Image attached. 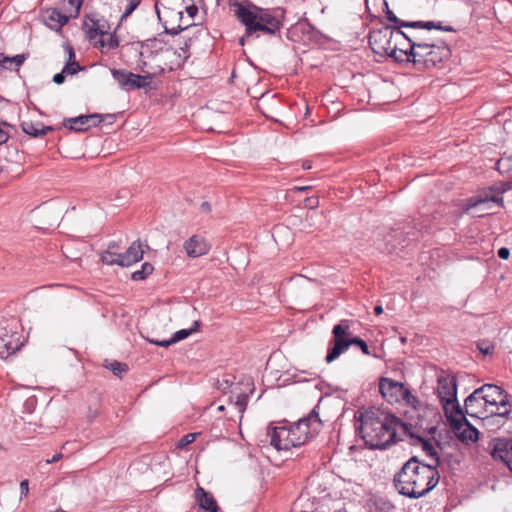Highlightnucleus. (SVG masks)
<instances>
[{
  "label": "nucleus",
  "mask_w": 512,
  "mask_h": 512,
  "mask_svg": "<svg viewBox=\"0 0 512 512\" xmlns=\"http://www.w3.org/2000/svg\"><path fill=\"white\" fill-rule=\"evenodd\" d=\"M413 446H421L422 450L425 454L435 461L432 466H435L438 469L442 465V459L437 452L435 446L431 443L430 439L425 438L424 436H420L417 438V441L413 444Z\"/></svg>",
  "instance_id": "25"
},
{
  "label": "nucleus",
  "mask_w": 512,
  "mask_h": 512,
  "mask_svg": "<svg viewBox=\"0 0 512 512\" xmlns=\"http://www.w3.org/2000/svg\"><path fill=\"white\" fill-rule=\"evenodd\" d=\"M201 325L200 321H194L193 326L190 329H181L175 332L172 336V341L175 343L186 339L188 336H190L192 333L197 332L199 330V327Z\"/></svg>",
  "instance_id": "39"
},
{
  "label": "nucleus",
  "mask_w": 512,
  "mask_h": 512,
  "mask_svg": "<svg viewBox=\"0 0 512 512\" xmlns=\"http://www.w3.org/2000/svg\"><path fill=\"white\" fill-rule=\"evenodd\" d=\"M69 5L72 7L70 10L71 17H78L84 0H67Z\"/></svg>",
  "instance_id": "51"
},
{
  "label": "nucleus",
  "mask_w": 512,
  "mask_h": 512,
  "mask_svg": "<svg viewBox=\"0 0 512 512\" xmlns=\"http://www.w3.org/2000/svg\"><path fill=\"white\" fill-rule=\"evenodd\" d=\"M378 384H404V383L401 381H398V380L390 379L388 377H380L378 379Z\"/></svg>",
  "instance_id": "58"
},
{
  "label": "nucleus",
  "mask_w": 512,
  "mask_h": 512,
  "mask_svg": "<svg viewBox=\"0 0 512 512\" xmlns=\"http://www.w3.org/2000/svg\"><path fill=\"white\" fill-rule=\"evenodd\" d=\"M488 450L491 457L504 463L512 473V438L495 437L489 441Z\"/></svg>",
  "instance_id": "14"
},
{
  "label": "nucleus",
  "mask_w": 512,
  "mask_h": 512,
  "mask_svg": "<svg viewBox=\"0 0 512 512\" xmlns=\"http://www.w3.org/2000/svg\"><path fill=\"white\" fill-rule=\"evenodd\" d=\"M163 43L161 39V34L158 37L146 39L141 43V52L139 56L141 57H152L155 53L162 50V47L159 46Z\"/></svg>",
  "instance_id": "28"
},
{
  "label": "nucleus",
  "mask_w": 512,
  "mask_h": 512,
  "mask_svg": "<svg viewBox=\"0 0 512 512\" xmlns=\"http://www.w3.org/2000/svg\"><path fill=\"white\" fill-rule=\"evenodd\" d=\"M28 57L29 53H22L15 56H7L4 53H0V66L4 69L13 70L12 65L14 64V70L18 71Z\"/></svg>",
  "instance_id": "27"
},
{
  "label": "nucleus",
  "mask_w": 512,
  "mask_h": 512,
  "mask_svg": "<svg viewBox=\"0 0 512 512\" xmlns=\"http://www.w3.org/2000/svg\"><path fill=\"white\" fill-rule=\"evenodd\" d=\"M99 44L100 47L107 48L108 50L116 49L119 47V39L116 35V32L114 31L112 34H110L107 39H100Z\"/></svg>",
  "instance_id": "45"
},
{
  "label": "nucleus",
  "mask_w": 512,
  "mask_h": 512,
  "mask_svg": "<svg viewBox=\"0 0 512 512\" xmlns=\"http://www.w3.org/2000/svg\"><path fill=\"white\" fill-rule=\"evenodd\" d=\"M69 17L61 13L57 8H50L43 16V21L46 26L56 32L60 31L63 26L68 22Z\"/></svg>",
  "instance_id": "23"
},
{
  "label": "nucleus",
  "mask_w": 512,
  "mask_h": 512,
  "mask_svg": "<svg viewBox=\"0 0 512 512\" xmlns=\"http://www.w3.org/2000/svg\"><path fill=\"white\" fill-rule=\"evenodd\" d=\"M387 408L370 406L368 408L358 409L354 414L355 430L364 440L365 445L370 448V444L379 440L378 430L383 425V420L387 418Z\"/></svg>",
  "instance_id": "4"
},
{
  "label": "nucleus",
  "mask_w": 512,
  "mask_h": 512,
  "mask_svg": "<svg viewBox=\"0 0 512 512\" xmlns=\"http://www.w3.org/2000/svg\"><path fill=\"white\" fill-rule=\"evenodd\" d=\"M66 50L68 52L69 59L63 67V73H67L68 75L77 74L79 71L83 70L84 67L80 66V64L75 60V52L72 46L67 44Z\"/></svg>",
  "instance_id": "35"
},
{
  "label": "nucleus",
  "mask_w": 512,
  "mask_h": 512,
  "mask_svg": "<svg viewBox=\"0 0 512 512\" xmlns=\"http://www.w3.org/2000/svg\"><path fill=\"white\" fill-rule=\"evenodd\" d=\"M154 76L155 73H147L145 75L133 73L132 90L150 87Z\"/></svg>",
  "instance_id": "37"
},
{
  "label": "nucleus",
  "mask_w": 512,
  "mask_h": 512,
  "mask_svg": "<svg viewBox=\"0 0 512 512\" xmlns=\"http://www.w3.org/2000/svg\"><path fill=\"white\" fill-rule=\"evenodd\" d=\"M113 78L119 83L122 89L132 90L133 73L124 69H112Z\"/></svg>",
  "instance_id": "32"
},
{
  "label": "nucleus",
  "mask_w": 512,
  "mask_h": 512,
  "mask_svg": "<svg viewBox=\"0 0 512 512\" xmlns=\"http://www.w3.org/2000/svg\"><path fill=\"white\" fill-rule=\"evenodd\" d=\"M2 127H5V126L0 124V145L6 143L9 139L8 132L3 130Z\"/></svg>",
  "instance_id": "61"
},
{
  "label": "nucleus",
  "mask_w": 512,
  "mask_h": 512,
  "mask_svg": "<svg viewBox=\"0 0 512 512\" xmlns=\"http://www.w3.org/2000/svg\"><path fill=\"white\" fill-rule=\"evenodd\" d=\"M500 388L501 386H480L473 393L467 396V398L465 399V407L467 408L473 401L480 399L481 395H483V393L485 392V389L499 390Z\"/></svg>",
  "instance_id": "42"
},
{
  "label": "nucleus",
  "mask_w": 512,
  "mask_h": 512,
  "mask_svg": "<svg viewBox=\"0 0 512 512\" xmlns=\"http://www.w3.org/2000/svg\"><path fill=\"white\" fill-rule=\"evenodd\" d=\"M424 432L429 435H433V437H434L436 435V433L438 432V427L436 425L427 427L424 429Z\"/></svg>",
  "instance_id": "64"
},
{
  "label": "nucleus",
  "mask_w": 512,
  "mask_h": 512,
  "mask_svg": "<svg viewBox=\"0 0 512 512\" xmlns=\"http://www.w3.org/2000/svg\"><path fill=\"white\" fill-rule=\"evenodd\" d=\"M185 10L191 18H194L198 13V7L194 4L187 6Z\"/></svg>",
  "instance_id": "60"
},
{
  "label": "nucleus",
  "mask_w": 512,
  "mask_h": 512,
  "mask_svg": "<svg viewBox=\"0 0 512 512\" xmlns=\"http://www.w3.org/2000/svg\"><path fill=\"white\" fill-rule=\"evenodd\" d=\"M424 29H414L413 32L407 34L404 32V39L408 42V48L401 50V53L407 57L418 51L427 50L431 47V42H435L438 39L427 35L423 31Z\"/></svg>",
  "instance_id": "15"
},
{
  "label": "nucleus",
  "mask_w": 512,
  "mask_h": 512,
  "mask_svg": "<svg viewBox=\"0 0 512 512\" xmlns=\"http://www.w3.org/2000/svg\"><path fill=\"white\" fill-rule=\"evenodd\" d=\"M354 338L350 331V320L343 319L332 329V340L326 355V362L331 363L351 346Z\"/></svg>",
  "instance_id": "9"
},
{
  "label": "nucleus",
  "mask_w": 512,
  "mask_h": 512,
  "mask_svg": "<svg viewBox=\"0 0 512 512\" xmlns=\"http://www.w3.org/2000/svg\"><path fill=\"white\" fill-rule=\"evenodd\" d=\"M154 267L151 263L145 262L142 264L141 269L132 273L131 278L134 281H141L146 279L150 274H152Z\"/></svg>",
  "instance_id": "40"
},
{
  "label": "nucleus",
  "mask_w": 512,
  "mask_h": 512,
  "mask_svg": "<svg viewBox=\"0 0 512 512\" xmlns=\"http://www.w3.org/2000/svg\"><path fill=\"white\" fill-rule=\"evenodd\" d=\"M396 37L404 38V32L401 28L384 25L381 28L370 31L368 43L373 53L393 58L397 63H405L404 59L396 58V52L398 51L397 42L394 41Z\"/></svg>",
  "instance_id": "5"
},
{
  "label": "nucleus",
  "mask_w": 512,
  "mask_h": 512,
  "mask_svg": "<svg viewBox=\"0 0 512 512\" xmlns=\"http://www.w3.org/2000/svg\"><path fill=\"white\" fill-rule=\"evenodd\" d=\"M457 379V376L433 364H428L423 368L422 384L433 382H436V384H457Z\"/></svg>",
  "instance_id": "19"
},
{
  "label": "nucleus",
  "mask_w": 512,
  "mask_h": 512,
  "mask_svg": "<svg viewBox=\"0 0 512 512\" xmlns=\"http://www.w3.org/2000/svg\"><path fill=\"white\" fill-rule=\"evenodd\" d=\"M510 182H497L489 187L482 189L478 194L466 199L464 204V211L468 212L473 208L481 205H487L490 202L497 204L500 207L504 206V200L501 196L503 193L511 189Z\"/></svg>",
  "instance_id": "8"
},
{
  "label": "nucleus",
  "mask_w": 512,
  "mask_h": 512,
  "mask_svg": "<svg viewBox=\"0 0 512 512\" xmlns=\"http://www.w3.org/2000/svg\"><path fill=\"white\" fill-rule=\"evenodd\" d=\"M379 392L390 404L404 403L414 409L419 405L418 398L411 393L408 386H378Z\"/></svg>",
  "instance_id": "13"
},
{
  "label": "nucleus",
  "mask_w": 512,
  "mask_h": 512,
  "mask_svg": "<svg viewBox=\"0 0 512 512\" xmlns=\"http://www.w3.org/2000/svg\"><path fill=\"white\" fill-rule=\"evenodd\" d=\"M374 507L379 512H392L395 509V506L392 502L382 497L376 498L374 500Z\"/></svg>",
  "instance_id": "44"
},
{
  "label": "nucleus",
  "mask_w": 512,
  "mask_h": 512,
  "mask_svg": "<svg viewBox=\"0 0 512 512\" xmlns=\"http://www.w3.org/2000/svg\"><path fill=\"white\" fill-rule=\"evenodd\" d=\"M396 421V432L398 429L401 430V435L410 439V444L413 445L417 438L421 436V434L416 431L417 425L404 421L402 418L396 415V418H393Z\"/></svg>",
  "instance_id": "26"
},
{
  "label": "nucleus",
  "mask_w": 512,
  "mask_h": 512,
  "mask_svg": "<svg viewBox=\"0 0 512 512\" xmlns=\"http://www.w3.org/2000/svg\"><path fill=\"white\" fill-rule=\"evenodd\" d=\"M451 57V49L444 40L431 42L427 50L418 51L405 58V63H412L418 71L440 67Z\"/></svg>",
  "instance_id": "6"
},
{
  "label": "nucleus",
  "mask_w": 512,
  "mask_h": 512,
  "mask_svg": "<svg viewBox=\"0 0 512 512\" xmlns=\"http://www.w3.org/2000/svg\"><path fill=\"white\" fill-rule=\"evenodd\" d=\"M121 253H115L106 250L101 254V261L107 265H118L120 266Z\"/></svg>",
  "instance_id": "43"
},
{
  "label": "nucleus",
  "mask_w": 512,
  "mask_h": 512,
  "mask_svg": "<svg viewBox=\"0 0 512 512\" xmlns=\"http://www.w3.org/2000/svg\"><path fill=\"white\" fill-rule=\"evenodd\" d=\"M307 381H309V380L306 378L304 371L300 372V373L293 374V375L290 373H285L281 384L296 385V384H302Z\"/></svg>",
  "instance_id": "41"
},
{
  "label": "nucleus",
  "mask_w": 512,
  "mask_h": 512,
  "mask_svg": "<svg viewBox=\"0 0 512 512\" xmlns=\"http://www.w3.org/2000/svg\"><path fill=\"white\" fill-rule=\"evenodd\" d=\"M198 435H199V433H188V434L184 435L177 442L176 447L178 449L186 448L188 445L192 444L196 440Z\"/></svg>",
  "instance_id": "47"
},
{
  "label": "nucleus",
  "mask_w": 512,
  "mask_h": 512,
  "mask_svg": "<svg viewBox=\"0 0 512 512\" xmlns=\"http://www.w3.org/2000/svg\"><path fill=\"white\" fill-rule=\"evenodd\" d=\"M268 434L271 435L270 444L278 451L285 450V438H282V434H286V425L279 427H268Z\"/></svg>",
  "instance_id": "30"
},
{
  "label": "nucleus",
  "mask_w": 512,
  "mask_h": 512,
  "mask_svg": "<svg viewBox=\"0 0 512 512\" xmlns=\"http://www.w3.org/2000/svg\"><path fill=\"white\" fill-rule=\"evenodd\" d=\"M192 39L188 38L185 40L184 45L179 48V51L173 50V55L176 57V61L174 62L177 68H180L184 65L187 59L190 57L189 49L191 46Z\"/></svg>",
  "instance_id": "36"
},
{
  "label": "nucleus",
  "mask_w": 512,
  "mask_h": 512,
  "mask_svg": "<svg viewBox=\"0 0 512 512\" xmlns=\"http://www.w3.org/2000/svg\"><path fill=\"white\" fill-rule=\"evenodd\" d=\"M497 256L500 259L507 260L510 256V250L507 247H501L497 251Z\"/></svg>",
  "instance_id": "56"
},
{
  "label": "nucleus",
  "mask_w": 512,
  "mask_h": 512,
  "mask_svg": "<svg viewBox=\"0 0 512 512\" xmlns=\"http://www.w3.org/2000/svg\"><path fill=\"white\" fill-rule=\"evenodd\" d=\"M108 251L115 252V253H121L120 252V245L118 242L112 241L109 243L107 247Z\"/></svg>",
  "instance_id": "62"
},
{
  "label": "nucleus",
  "mask_w": 512,
  "mask_h": 512,
  "mask_svg": "<svg viewBox=\"0 0 512 512\" xmlns=\"http://www.w3.org/2000/svg\"><path fill=\"white\" fill-rule=\"evenodd\" d=\"M184 249L188 257L197 258L207 254L210 251V245L204 237L192 235L184 242Z\"/></svg>",
  "instance_id": "20"
},
{
  "label": "nucleus",
  "mask_w": 512,
  "mask_h": 512,
  "mask_svg": "<svg viewBox=\"0 0 512 512\" xmlns=\"http://www.w3.org/2000/svg\"><path fill=\"white\" fill-rule=\"evenodd\" d=\"M90 22L92 23L91 27H88L86 31L87 38L90 40L95 39L98 35L105 36L108 34L107 29L109 28L106 21L103 24H100L99 20L89 17Z\"/></svg>",
  "instance_id": "33"
},
{
  "label": "nucleus",
  "mask_w": 512,
  "mask_h": 512,
  "mask_svg": "<svg viewBox=\"0 0 512 512\" xmlns=\"http://www.w3.org/2000/svg\"><path fill=\"white\" fill-rule=\"evenodd\" d=\"M65 74L66 73H63V70L60 73H56L53 76V82L57 85L63 84L65 81Z\"/></svg>",
  "instance_id": "57"
},
{
  "label": "nucleus",
  "mask_w": 512,
  "mask_h": 512,
  "mask_svg": "<svg viewBox=\"0 0 512 512\" xmlns=\"http://www.w3.org/2000/svg\"><path fill=\"white\" fill-rule=\"evenodd\" d=\"M433 441H434L435 447H437L439 450L442 451L444 449L445 442L440 440V435L439 436H434L433 437Z\"/></svg>",
  "instance_id": "63"
},
{
  "label": "nucleus",
  "mask_w": 512,
  "mask_h": 512,
  "mask_svg": "<svg viewBox=\"0 0 512 512\" xmlns=\"http://www.w3.org/2000/svg\"><path fill=\"white\" fill-rule=\"evenodd\" d=\"M22 131L34 138L44 136L50 131H54L55 128L53 126H45L41 122H32V121H24L21 123Z\"/></svg>",
  "instance_id": "24"
},
{
  "label": "nucleus",
  "mask_w": 512,
  "mask_h": 512,
  "mask_svg": "<svg viewBox=\"0 0 512 512\" xmlns=\"http://www.w3.org/2000/svg\"><path fill=\"white\" fill-rule=\"evenodd\" d=\"M104 367L110 370L115 376H118L120 379H122L121 374L126 373L129 370V367L126 363L119 362L116 360H105Z\"/></svg>",
  "instance_id": "38"
},
{
  "label": "nucleus",
  "mask_w": 512,
  "mask_h": 512,
  "mask_svg": "<svg viewBox=\"0 0 512 512\" xmlns=\"http://www.w3.org/2000/svg\"><path fill=\"white\" fill-rule=\"evenodd\" d=\"M351 345L357 346L365 355L376 356L375 354L371 353L370 348L367 345V343L358 336H354V338L351 339Z\"/></svg>",
  "instance_id": "48"
},
{
  "label": "nucleus",
  "mask_w": 512,
  "mask_h": 512,
  "mask_svg": "<svg viewBox=\"0 0 512 512\" xmlns=\"http://www.w3.org/2000/svg\"><path fill=\"white\" fill-rule=\"evenodd\" d=\"M234 15L245 27V35L239 39V44L244 45L246 39L252 36L266 35L281 38L282 20L276 12L282 9H270L257 6L251 1L235 2Z\"/></svg>",
  "instance_id": "2"
},
{
  "label": "nucleus",
  "mask_w": 512,
  "mask_h": 512,
  "mask_svg": "<svg viewBox=\"0 0 512 512\" xmlns=\"http://www.w3.org/2000/svg\"><path fill=\"white\" fill-rule=\"evenodd\" d=\"M439 481L438 469L432 464L421 462L417 456L410 457L393 477L398 493L410 499L426 496Z\"/></svg>",
  "instance_id": "1"
},
{
  "label": "nucleus",
  "mask_w": 512,
  "mask_h": 512,
  "mask_svg": "<svg viewBox=\"0 0 512 512\" xmlns=\"http://www.w3.org/2000/svg\"><path fill=\"white\" fill-rule=\"evenodd\" d=\"M512 168V158H500L496 163V169L501 173L508 172Z\"/></svg>",
  "instance_id": "49"
},
{
  "label": "nucleus",
  "mask_w": 512,
  "mask_h": 512,
  "mask_svg": "<svg viewBox=\"0 0 512 512\" xmlns=\"http://www.w3.org/2000/svg\"><path fill=\"white\" fill-rule=\"evenodd\" d=\"M396 414L388 409L387 418L383 420L380 430H378L379 440L370 444V449L384 451L394 444L403 441V437L396 432Z\"/></svg>",
  "instance_id": "12"
},
{
  "label": "nucleus",
  "mask_w": 512,
  "mask_h": 512,
  "mask_svg": "<svg viewBox=\"0 0 512 512\" xmlns=\"http://www.w3.org/2000/svg\"><path fill=\"white\" fill-rule=\"evenodd\" d=\"M144 251L139 240L134 241L131 246L120 257V266L128 267L139 262L143 258Z\"/></svg>",
  "instance_id": "22"
},
{
  "label": "nucleus",
  "mask_w": 512,
  "mask_h": 512,
  "mask_svg": "<svg viewBox=\"0 0 512 512\" xmlns=\"http://www.w3.org/2000/svg\"><path fill=\"white\" fill-rule=\"evenodd\" d=\"M189 26L190 25L183 27L181 25H178L174 28H167L166 26H164V33L169 35H178L180 32L187 30Z\"/></svg>",
  "instance_id": "53"
},
{
  "label": "nucleus",
  "mask_w": 512,
  "mask_h": 512,
  "mask_svg": "<svg viewBox=\"0 0 512 512\" xmlns=\"http://www.w3.org/2000/svg\"><path fill=\"white\" fill-rule=\"evenodd\" d=\"M29 493V480L28 479H24L20 482V494H21V498L23 496H27Z\"/></svg>",
  "instance_id": "55"
},
{
  "label": "nucleus",
  "mask_w": 512,
  "mask_h": 512,
  "mask_svg": "<svg viewBox=\"0 0 512 512\" xmlns=\"http://www.w3.org/2000/svg\"><path fill=\"white\" fill-rule=\"evenodd\" d=\"M194 497L199 509L204 512L219 509V505L213 494L201 486L195 489Z\"/></svg>",
  "instance_id": "21"
},
{
  "label": "nucleus",
  "mask_w": 512,
  "mask_h": 512,
  "mask_svg": "<svg viewBox=\"0 0 512 512\" xmlns=\"http://www.w3.org/2000/svg\"><path fill=\"white\" fill-rule=\"evenodd\" d=\"M383 12L385 13V17L388 21L394 24V28H411V29H427L430 30H438L444 32H456V29L451 25H443L441 21H404L399 19L393 11L390 10L388 2L386 0L383 1Z\"/></svg>",
  "instance_id": "11"
},
{
  "label": "nucleus",
  "mask_w": 512,
  "mask_h": 512,
  "mask_svg": "<svg viewBox=\"0 0 512 512\" xmlns=\"http://www.w3.org/2000/svg\"><path fill=\"white\" fill-rule=\"evenodd\" d=\"M224 396L226 397V402L230 405L235 406L242 417L243 413L247 408L249 395L244 392H239L236 395H234L233 392H230L229 394L224 392Z\"/></svg>",
  "instance_id": "29"
},
{
  "label": "nucleus",
  "mask_w": 512,
  "mask_h": 512,
  "mask_svg": "<svg viewBox=\"0 0 512 512\" xmlns=\"http://www.w3.org/2000/svg\"><path fill=\"white\" fill-rule=\"evenodd\" d=\"M141 0H129L124 13L121 15L120 21L122 22L129 17L140 5Z\"/></svg>",
  "instance_id": "50"
},
{
  "label": "nucleus",
  "mask_w": 512,
  "mask_h": 512,
  "mask_svg": "<svg viewBox=\"0 0 512 512\" xmlns=\"http://www.w3.org/2000/svg\"><path fill=\"white\" fill-rule=\"evenodd\" d=\"M458 386H436V391L440 403L442 405L444 415L449 423L451 431L457 437V433L462 431L463 426H467L470 422L465 417L466 414L475 416L463 409L457 399Z\"/></svg>",
  "instance_id": "3"
},
{
  "label": "nucleus",
  "mask_w": 512,
  "mask_h": 512,
  "mask_svg": "<svg viewBox=\"0 0 512 512\" xmlns=\"http://www.w3.org/2000/svg\"><path fill=\"white\" fill-rule=\"evenodd\" d=\"M477 348L482 353V356L492 355L495 349V344L488 340H482L477 343Z\"/></svg>",
  "instance_id": "46"
},
{
  "label": "nucleus",
  "mask_w": 512,
  "mask_h": 512,
  "mask_svg": "<svg viewBox=\"0 0 512 512\" xmlns=\"http://www.w3.org/2000/svg\"><path fill=\"white\" fill-rule=\"evenodd\" d=\"M480 437V431L471 423H469L460 433H457V438L464 444L469 442H477Z\"/></svg>",
  "instance_id": "34"
},
{
  "label": "nucleus",
  "mask_w": 512,
  "mask_h": 512,
  "mask_svg": "<svg viewBox=\"0 0 512 512\" xmlns=\"http://www.w3.org/2000/svg\"><path fill=\"white\" fill-rule=\"evenodd\" d=\"M322 400V397H320L319 401H318V404L304 417H302L301 419L305 422V424L307 423L309 427H311L313 430V432H317L319 433L322 426H323V422L319 416V404Z\"/></svg>",
  "instance_id": "31"
},
{
  "label": "nucleus",
  "mask_w": 512,
  "mask_h": 512,
  "mask_svg": "<svg viewBox=\"0 0 512 512\" xmlns=\"http://www.w3.org/2000/svg\"><path fill=\"white\" fill-rule=\"evenodd\" d=\"M423 226L418 227L417 224H405L402 227L392 229L384 237L383 251L392 254L402 251L408 247L413 241L419 240L422 235Z\"/></svg>",
  "instance_id": "7"
},
{
  "label": "nucleus",
  "mask_w": 512,
  "mask_h": 512,
  "mask_svg": "<svg viewBox=\"0 0 512 512\" xmlns=\"http://www.w3.org/2000/svg\"><path fill=\"white\" fill-rule=\"evenodd\" d=\"M283 424L286 425L285 450H290L292 447H300L318 435L301 418L292 424L284 420Z\"/></svg>",
  "instance_id": "10"
},
{
  "label": "nucleus",
  "mask_w": 512,
  "mask_h": 512,
  "mask_svg": "<svg viewBox=\"0 0 512 512\" xmlns=\"http://www.w3.org/2000/svg\"><path fill=\"white\" fill-rule=\"evenodd\" d=\"M102 121L103 115L94 113L65 118L62 126L73 132H85L91 127H97Z\"/></svg>",
  "instance_id": "17"
},
{
  "label": "nucleus",
  "mask_w": 512,
  "mask_h": 512,
  "mask_svg": "<svg viewBox=\"0 0 512 512\" xmlns=\"http://www.w3.org/2000/svg\"><path fill=\"white\" fill-rule=\"evenodd\" d=\"M150 343L155 344L157 346L161 347H169L170 345L174 344L175 342L172 341V337L166 340H157V339H148Z\"/></svg>",
  "instance_id": "54"
},
{
  "label": "nucleus",
  "mask_w": 512,
  "mask_h": 512,
  "mask_svg": "<svg viewBox=\"0 0 512 512\" xmlns=\"http://www.w3.org/2000/svg\"><path fill=\"white\" fill-rule=\"evenodd\" d=\"M481 399L485 401L486 407L490 405L496 408L495 410H490L491 417L505 418L510 412L508 409L500 411V407L509 405L508 394L502 387L499 390L487 389V393L481 395Z\"/></svg>",
  "instance_id": "16"
},
{
  "label": "nucleus",
  "mask_w": 512,
  "mask_h": 512,
  "mask_svg": "<svg viewBox=\"0 0 512 512\" xmlns=\"http://www.w3.org/2000/svg\"><path fill=\"white\" fill-rule=\"evenodd\" d=\"M145 58H146V57H141V56H140L139 61H138V66H139L140 70H141L143 73L147 74V73H149V72H148V70H147V68H148V63H147V61L145 60Z\"/></svg>",
  "instance_id": "59"
},
{
  "label": "nucleus",
  "mask_w": 512,
  "mask_h": 512,
  "mask_svg": "<svg viewBox=\"0 0 512 512\" xmlns=\"http://www.w3.org/2000/svg\"><path fill=\"white\" fill-rule=\"evenodd\" d=\"M503 419L504 418H498L496 416L491 417L489 414L485 417H482V426L493 429V425L495 424L494 420H497V425L499 426L501 425V422H503Z\"/></svg>",
  "instance_id": "52"
},
{
  "label": "nucleus",
  "mask_w": 512,
  "mask_h": 512,
  "mask_svg": "<svg viewBox=\"0 0 512 512\" xmlns=\"http://www.w3.org/2000/svg\"><path fill=\"white\" fill-rule=\"evenodd\" d=\"M18 349V333L8 326L0 325V358L6 359Z\"/></svg>",
  "instance_id": "18"
}]
</instances>
